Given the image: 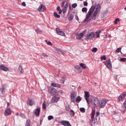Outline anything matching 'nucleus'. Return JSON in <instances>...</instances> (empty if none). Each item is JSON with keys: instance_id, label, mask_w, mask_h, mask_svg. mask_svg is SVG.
I'll return each instance as SVG.
<instances>
[{"instance_id": "nucleus-1", "label": "nucleus", "mask_w": 126, "mask_h": 126, "mask_svg": "<svg viewBox=\"0 0 126 126\" xmlns=\"http://www.w3.org/2000/svg\"><path fill=\"white\" fill-rule=\"evenodd\" d=\"M97 7L95 8L94 6H92L89 9V11L87 14L86 18L84 19V22H88L91 20L90 16L93 13V16L94 17V20L96 18V17L99 12L101 10V5L99 4L97 5Z\"/></svg>"}, {"instance_id": "nucleus-2", "label": "nucleus", "mask_w": 126, "mask_h": 126, "mask_svg": "<svg viewBox=\"0 0 126 126\" xmlns=\"http://www.w3.org/2000/svg\"><path fill=\"white\" fill-rule=\"evenodd\" d=\"M92 105L95 107L98 105L99 101L97 98L95 97L93 98L89 101Z\"/></svg>"}, {"instance_id": "nucleus-3", "label": "nucleus", "mask_w": 126, "mask_h": 126, "mask_svg": "<svg viewBox=\"0 0 126 126\" xmlns=\"http://www.w3.org/2000/svg\"><path fill=\"white\" fill-rule=\"evenodd\" d=\"M49 93L52 96H56L57 94V91L56 89L53 87H50L48 90Z\"/></svg>"}, {"instance_id": "nucleus-4", "label": "nucleus", "mask_w": 126, "mask_h": 126, "mask_svg": "<svg viewBox=\"0 0 126 126\" xmlns=\"http://www.w3.org/2000/svg\"><path fill=\"white\" fill-rule=\"evenodd\" d=\"M95 33L93 32H89L86 36V40H91L93 38H95Z\"/></svg>"}, {"instance_id": "nucleus-5", "label": "nucleus", "mask_w": 126, "mask_h": 126, "mask_svg": "<svg viewBox=\"0 0 126 126\" xmlns=\"http://www.w3.org/2000/svg\"><path fill=\"white\" fill-rule=\"evenodd\" d=\"M108 101L105 99H102L100 101L99 105L101 108H104Z\"/></svg>"}, {"instance_id": "nucleus-6", "label": "nucleus", "mask_w": 126, "mask_h": 126, "mask_svg": "<svg viewBox=\"0 0 126 126\" xmlns=\"http://www.w3.org/2000/svg\"><path fill=\"white\" fill-rule=\"evenodd\" d=\"M126 96V93L124 92L123 93L118 97V101L120 102L122 101Z\"/></svg>"}, {"instance_id": "nucleus-7", "label": "nucleus", "mask_w": 126, "mask_h": 126, "mask_svg": "<svg viewBox=\"0 0 126 126\" xmlns=\"http://www.w3.org/2000/svg\"><path fill=\"white\" fill-rule=\"evenodd\" d=\"M75 71L76 72L78 73H80L82 72V70L79 65H77L75 67Z\"/></svg>"}, {"instance_id": "nucleus-8", "label": "nucleus", "mask_w": 126, "mask_h": 126, "mask_svg": "<svg viewBox=\"0 0 126 126\" xmlns=\"http://www.w3.org/2000/svg\"><path fill=\"white\" fill-rule=\"evenodd\" d=\"M105 64L108 68L109 69H111V65L110 60H107L105 62Z\"/></svg>"}, {"instance_id": "nucleus-9", "label": "nucleus", "mask_w": 126, "mask_h": 126, "mask_svg": "<svg viewBox=\"0 0 126 126\" xmlns=\"http://www.w3.org/2000/svg\"><path fill=\"white\" fill-rule=\"evenodd\" d=\"M86 31H84L81 32L80 34L77 35L76 36V38L78 39H81V38H83L85 34Z\"/></svg>"}, {"instance_id": "nucleus-10", "label": "nucleus", "mask_w": 126, "mask_h": 126, "mask_svg": "<svg viewBox=\"0 0 126 126\" xmlns=\"http://www.w3.org/2000/svg\"><path fill=\"white\" fill-rule=\"evenodd\" d=\"M76 94L74 93L73 92L71 93V99L72 102L74 103L75 100V97H76Z\"/></svg>"}, {"instance_id": "nucleus-11", "label": "nucleus", "mask_w": 126, "mask_h": 126, "mask_svg": "<svg viewBox=\"0 0 126 126\" xmlns=\"http://www.w3.org/2000/svg\"><path fill=\"white\" fill-rule=\"evenodd\" d=\"M11 109L9 108H7L5 110L4 113L5 115L7 116L11 114Z\"/></svg>"}, {"instance_id": "nucleus-12", "label": "nucleus", "mask_w": 126, "mask_h": 126, "mask_svg": "<svg viewBox=\"0 0 126 126\" xmlns=\"http://www.w3.org/2000/svg\"><path fill=\"white\" fill-rule=\"evenodd\" d=\"M62 125L64 126H72L68 121H63L61 122Z\"/></svg>"}, {"instance_id": "nucleus-13", "label": "nucleus", "mask_w": 126, "mask_h": 126, "mask_svg": "<svg viewBox=\"0 0 126 126\" xmlns=\"http://www.w3.org/2000/svg\"><path fill=\"white\" fill-rule=\"evenodd\" d=\"M38 10L39 11H44L46 10V9L45 6L42 4H41L38 8Z\"/></svg>"}, {"instance_id": "nucleus-14", "label": "nucleus", "mask_w": 126, "mask_h": 126, "mask_svg": "<svg viewBox=\"0 0 126 126\" xmlns=\"http://www.w3.org/2000/svg\"><path fill=\"white\" fill-rule=\"evenodd\" d=\"M126 100L125 101L122 107L121 111L123 114H124L126 110Z\"/></svg>"}, {"instance_id": "nucleus-15", "label": "nucleus", "mask_w": 126, "mask_h": 126, "mask_svg": "<svg viewBox=\"0 0 126 126\" xmlns=\"http://www.w3.org/2000/svg\"><path fill=\"white\" fill-rule=\"evenodd\" d=\"M126 100L125 101L122 107L121 111L123 114H124L126 110Z\"/></svg>"}, {"instance_id": "nucleus-16", "label": "nucleus", "mask_w": 126, "mask_h": 126, "mask_svg": "<svg viewBox=\"0 0 126 126\" xmlns=\"http://www.w3.org/2000/svg\"><path fill=\"white\" fill-rule=\"evenodd\" d=\"M56 30L58 34L62 36H65V34L64 32L61 31L60 29L57 28L56 29Z\"/></svg>"}, {"instance_id": "nucleus-17", "label": "nucleus", "mask_w": 126, "mask_h": 126, "mask_svg": "<svg viewBox=\"0 0 126 126\" xmlns=\"http://www.w3.org/2000/svg\"><path fill=\"white\" fill-rule=\"evenodd\" d=\"M27 104L30 106L34 105L35 102L32 100L29 99L27 101Z\"/></svg>"}, {"instance_id": "nucleus-18", "label": "nucleus", "mask_w": 126, "mask_h": 126, "mask_svg": "<svg viewBox=\"0 0 126 126\" xmlns=\"http://www.w3.org/2000/svg\"><path fill=\"white\" fill-rule=\"evenodd\" d=\"M0 69L5 71H8V68L2 65H0Z\"/></svg>"}, {"instance_id": "nucleus-19", "label": "nucleus", "mask_w": 126, "mask_h": 126, "mask_svg": "<svg viewBox=\"0 0 126 126\" xmlns=\"http://www.w3.org/2000/svg\"><path fill=\"white\" fill-rule=\"evenodd\" d=\"M101 31L99 30L98 31H96L95 32L96 34L95 33L94 37L95 38H99L100 37L99 34L101 32Z\"/></svg>"}, {"instance_id": "nucleus-20", "label": "nucleus", "mask_w": 126, "mask_h": 126, "mask_svg": "<svg viewBox=\"0 0 126 126\" xmlns=\"http://www.w3.org/2000/svg\"><path fill=\"white\" fill-rule=\"evenodd\" d=\"M51 85L55 87H57L60 88L61 85L60 84L55 83H52L51 84Z\"/></svg>"}, {"instance_id": "nucleus-21", "label": "nucleus", "mask_w": 126, "mask_h": 126, "mask_svg": "<svg viewBox=\"0 0 126 126\" xmlns=\"http://www.w3.org/2000/svg\"><path fill=\"white\" fill-rule=\"evenodd\" d=\"M59 98L58 97L57 98L55 97H52V98L51 102L52 103H55L57 102L59 100Z\"/></svg>"}, {"instance_id": "nucleus-22", "label": "nucleus", "mask_w": 126, "mask_h": 126, "mask_svg": "<svg viewBox=\"0 0 126 126\" xmlns=\"http://www.w3.org/2000/svg\"><path fill=\"white\" fill-rule=\"evenodd\" d=\"M40 112V108L36 109L35 113V114L37 116H38L39 115Z\"/></svg>"}, {"instance_id": "nucleus-23", "label": "nucleus", "mask_w": 126, "mask_h": 126, "mask_svg": "<svg viewBox=\"0 0 126 126\" xmlns=\"http://www.w3.org/2000/svg\"><path fill=\"white\" fill-rule=\"evenodd\" d=\"M92 121H91V125L92 126H94L95 124H97V119H95L94 120L92 119Z\"/></svg>"}, {"instance_id": "nucleus-24", "label": "nucleus", "mask_w": 126, "mask_h": 126, "mask_svg": "<svg viewBox=\"0 0 126 126\" xmlns=\"http://www.w3.org/2000/svg\"><path fill=\"white\" fill-rule=\"evenodd\" d=\"M85 94V99L86 98L88 99V98L90 96V94L88 92L86 91H84Z\"/></svg>"}, {"instance_id": "nucleus-25", "label": "nucleus", "mask_w": 126, "mask_h": 126, "mask_svg": "<svg viewBox=\"0 0 126 126\" xmlns=\"http://www.w3.org/2000/svg\"><path fill=\"white\" fill-rule=\"evenodd\" d=\"M22 66L20 65L18 67V70L20 71V74H22L24 72V71L22 69Z\"/></svg>"}, {"instance_id": "nucleus-26", "label": "nucleus", "mask_w": 126, "mask_h": 126, "mask_svg": "<svg viewBox=\"0 0 126 126\" xmlns=\"http://www.w3.org/2000/svg\"><path fill=\"white\" fill-rule=\"evenodd\" d=\"M79 65L83 69H85L86 68V66L84 63H80L79 64Z\"/></svg>"}, {"instance_id": "nucleus-27", "label": "nucleus", "mask_w": 126, "mask_h": 126, "mask_svg": "<svg viewBox=\"0 0 126 126\" xmlns=\"http://www.w3.org/2000/svg\"><path fill=\"white\" fill-rule=\"evenodd\" d=\"M0 90L1 94H4L5 93V88L3 86L2 88H0Z\"/></svg>"}, {"instance_id": "nucleus-28", "label": "nucleus", "mask_w": 126, "mask_h": 126, "mask_svg": "<svg viewBox=\"0 0 126 126\" xmlns=\"http://www.w3.org/2000/svg\"><path fill=\"white\" fill-rule=\"evenodd\" d=\"M74 15L72 14H71L68 17V19L69 21L71 20L74 18Z\"/></svg>"}, {"instance_id": "nucleus-29", "label": "nucleus", "mask_w": 126, "mask_h": 126, "mask_svg": "<svg viewBox=\"0 0 126 126\" xmlns=\"http://www.w3.org/2000/svg\"><path fill=\"white\" fill-rule=\"evenodd\" d=\"M81 100V97L79 96H78L75 100V101L77 102H79Z\"/></svg>"}, {"instance_id": "nucleus-30", "label": "nucleus", "mask_w": 126, "mask_h": 126, "mask_svg": "<svg viewBox=\"0 0 126 126\" xmlns=\"http://www.w3.org/2000/svg\"><path fill=\"white\" fill-rule=\"evenodd\" d=\"M42 108L44 110H45L46 109V105L45 101H44L43 104Z\"/></svg>"}, {"instance_id": "nucleus-31", "label": "nucleus", "mask_w": 126, "mask_h": 126, "mask_svg": "<svg viewBox=\"0 0 126 126\" xmlns=\"http://www.w3.org/2000/svg\"><path fill=\"white\" fill-rule=\"evenodd\" d=\"M95 113V111L94 110H93L92 111V115L91 116V119H93L94 118Z\"/></svg>"}, {"instance_id": "nucleus-32", "label": "nucleus", "mask_w": 126, "mask_h": 126, "mask_svg": "<svg viewBox=\"0 0 126 126\" xmlns=\"http://www.w3.org/2000/svg\"><path fill=\"white\" fill-rule=\"evenodd\" d=\"M54 16L57 18H59L60 17V16L58 15L56 12H54Z\"/></svg>"}, {"instance_id": "nucleus-33", "label": "nucleus", "mask_w": 126, "mask_h": 126, "mask_svg": "<svg viewBox=\"0 0 126 126\" xmlns=\"http://www.w3.org/2000/svg\"><path fill=\"white\" fill-rule=\"evenodd\" d=\"M30 121L29 120H27L25 126H30Z\"/></svg>"}, {"instance_id": "nucleus-34", "label": "nucleus", "mask_w": 126, "mask_h": 126, "mask_svg": "<svg viewBox=\"0 0 126 126\" xmlns=\"http://www.w3.org/2000/svg\"><path fill=\"white\" fill-rule=\"evenodd\" d=\"M69 113L71 115L74 116V112L73 110H71L69 111Z\"/></svg>"}, {"instance_id": "nucleus-35", "label": "nucleus", "mask_w": 126, "mask_h": 126, "mask_svg": "<svg viewBox=\"0 0 126 126\" xmlns=\"http://www.w3.org/2000/svg\"><path fill=\"white\" fill-rule=\"evenodd\" d=\"M79 110L80 111L82 112L83 113L85 112V109L84 108H80V109Z\"/></svg>"}, {"instance_id": "nucleus-36", "label": "nucleus", "mask_w": 126, "mask_h": 126, "mask_svg": "<svg viewBox=\"0 0 126 126\" xmlns=\"http://www.w3.org/2000/svg\"><path fill=\"white\" fill-rule=\"evenodd\" d=\"M56 50L59 54H62V51L58 48L56 49Z\"/></svg>"}, {"instance_id": "nucleus-37", "label": "nucleus", "mask_w": 126, "mask_h": 126, "mask_svg": "<svg viewBox=\"0 0 126 126\" xmlns=\"http://www.w3.org/2000/svg\"><path fill=\"white\" fill-rule=\"evenodd\" d=\"M121 47L118 48L115 50V51L116 52L119 53L121 51Z\"/></svg>"}, {"instance_id": "nucleus-38", "label": "nucleus", "mask_w": 126, "mask_h": 126, "mask_svg": "<svg viewBox=\"0 0 126 126\" xmlns=\"http://www.w3.org/2000/svg\"><path fill=\"white\" fill-rule=\"evenodd\" d=\"M101 59L102 60H106V58L105 55H104L101 57Z\"/></svg>"}, {"instance_id": "nucleus-39", "label": "nucleus", "mask_w": 126, "mask_h": 126, "mask_svg": "<svg viewBox=\"0 0 126 126\" xmlns=\"http://www.w3.org/2000/svg\"><path fill=\"white\" fill-rule=\"evenodd\" d=\"M87 10V8L86 7H83L82 8V11L83 12H86Z\"/></svg>"}, {"instance_id": "nucleus-40", "label": "nucleus", "mask_w": 126, "mask_h": 126, "mask_svg": "<svg viewBox=\"0 0 126 126\" xmlns=\"http://www.w3.org/2000/svg\"><path fill=\"white\" fill-rule=\"evenodd\" d=\"M97 50V48L96 47H94L92 49V51L93 52H96Z\"/></svg>"}, {"instance_id": "nucleus-41", "label": "nucleus", "mask_w": 126, "mask_h": 126, "mask_svg": "<svg viewBox=\"0 0 126 126\" xmlns=\"http://www.w3.org/2000/svg\"><path fill=\"white\" fill-rule=\"evenodd\" d=\"M119 21V19L118 18H116L114 21V23L115 24H117V22Z\"/></svg>"}, {"instance_id": "nucleus-42", "label": "nucleus", "mask_w": 126, "mask_h": 126, "mask_svg": "<svg viewBox=\"0 0 126 126\" xmlns=\"http://www.w3.org/2000/svg\"><path fill=\"white\" fill-rule=\"evenodd\" d=\"M48 120H50L53 118V117L52 116H49L48 117Z\"/></svg>"}, {"instance_id": "nucleus-43", "label": "nucleus", "mask_w": 126, "mask_h": 126, "mask_svg": "<svg viewBox=\"0 0 126 126\" xmlns=\"http://www.w3.org/2000/svg\"><path fill=\"white\" fill-rule=\"evenodd\" d=\"M65 109L67 111H68L70 109V107L69 105L66 106Z\"/></svg>"}, {"instance_id": "nucleus-44", "label": "nucleus", "mask_w": 126, "mask_h": 126, "mask_svg": "<svg viewBox=\"0 0 126 126\" xmlns=\"http://www.w3.org/2000/svg\"><path fill=\"white\" fill-rule=\"evenodd\" d=\"M19 116L23 118H25V116L24 114L21 113L19 114Z\"/></svg>"}, {"instance_id": "nucleus-45", "label": "nucleus", "mask_w": 126, "mask_h": 126, "mask_svg": "<svg viewBox=\"0 0 126 126\" xmlns=\"http://www.w3.org/2000/svg\"><path fill=\"white\" fill-rule=\"evenodd\" d=\"M66 9L65 7H63V13H65L66 12Z\"/></svg>"}, {"instance_id": "nucleus-46", "label": "nucleus", "mask_w": 126, "mask_h": 126, "mask_svg": "<svg viewBox=\"0 0 126 126\" xmlns=\"http://www.w3.org/2000/svg\"><path fill=\"white\" fill-rule=\"evenodd\" d=\"M120 60L122 62H125L126 61V58H122L120 59Z\"/></svg>"}, {"instance_id": "nucleus-47", "label": "nucleus", "mask_w": 126, "mask_h": 126, "mask_svg": "<svg viewBox=\"0 0 126 126\" xmlns=\"http://www.w3.org/2000/svg\"><path fill=\"white\" fill-rule=\"evenodd\" d=\"M77 6V4L76 3H74L73 4L72 7L73 8H75Z\"/></svg>"}, {"instance_id": "nucleus-48", "label": "nucleus", "mask_w": 126, "mask_h": 126, "mask_svg": "<svg viewBox=\"0 0 126 126\" xmlns=\"http://www.w3.org/2000/svg\"><path fill=\"white\" fill-rule=\"evenodd\" d=\"M65 79H62L60 80L61 82L63 84H64L65 82Z\"/></svg>"}, {"instance_id": "nucleus-49", "label": "nucleus", "mask_w": 126, "mask_h": 126, "mask_svg": "<svg viewBox=\"0 0 126 126\" xmlns=\"http://www.w3.org/2000/svg\"><path fill=\"white\" fill-rule=\"evenodd\" d=\"M42 55L44 57H48V55L47 54H46L45 53H43L42 54Z\"/></svg>"}, {"instance_id": "nucleus-50", "label": "nucleus", "mask_w": 126, "mask_h": 126, "mask_svg": "<svg viewBox=\"0 0 126 126\" xmlns=\"http://www.w3.org/2000/svg\"><path fill=\"white\" fill-rule=\"evenodd\" d=\"M47 44L49 45H50V46H52V44L51 43L50 41H49L48 42V43H47Z\"/></svg>"}, {"instance_id": "nucleus-51", "label": "nucleus", "mask_w": 126, "mask_h": 126, "mask_svg": "<svg viewBox=\"0 0 126 126\" xmlns=\"http://www.w3.org/2000/svg\"><path fill=\"white\" fill-rule=\"evenodd\" d=\"M68 4L67 3H66L65 4L64 7H65L66 8H67L68 7Z\"/></svg>"}, {"instance_id": "nucleus-52", "label": "nucleus", "mask_w": 126, "mask_h": 126, "mask_svg": "<svg viewBox=\"0 0 126 126\" xmlns=\"http://www.w3.org/2000/svg\"><path fill=\"white\" fill-rule=\"evenodd\" d=\"M65 2H62L61 4V6L62 7H63V6L65 4Z\"/></svg>"}, {"instance_id": "nucleus-53", "label": "nucleus", "mask_w": 126, "mask_h": 126, "mask_svg": "<svg viewBox=\"0 0 126 126\" xmlns=\"http://www.w3.org/2000/svg\"><path fill=\"white\" fill-rule=\"evenodd\" d=\"M88 3L86 1H85L84 4V6H87V5Z\"/></svg>"}, {"instance_id": "nucleus-54", "label": "nucleus", "mask_w": 126, "mask_h": 126, "mask_svg": "<svg viewBox=\"0 0 126 126\" xmlns=\"http://www.w3.org/2000/svg\"><path fill=\"white\" fill-rule=\"evenodd\" d=\"M22 5L24 6H26V4L24 2H22Z\"/></svg>"}, {"instance_id": "nucleus-55", "label": "nucleus", "mask_w": 126, "mask_h": 126, "mask_svg": "<svg viewBox=\"0 0 126 126\" xmlns=\"http://www.w3.org/2000/svg\"><path fill=\"white\" fill-rule=\"evenodd\" d=\"M61 9H60V7L59 6H58L57 7V10L59 11L60 10H61Z\"/></svg>"}, {"instance_id": "nucleus-56", "label": "nucleus", "mask_w": 126, "mask_h": 126, "mask_svg": "<svg viewBox=\"0 0 126 126\" xmlns=\"http://www.w3.org/2000/svg\"><path fill=\"white\" fill-rule=\"evenodd\" d=\"M58 92L59 93H61V94H62L63 93V91L62 90H59V91H58Z\"/></svg>"}, {"instance_id": "nucleus-57", "label": "nucleus", "mask_w": 126, "mask_h": 126, "mask_svg": "<svg viewBox=\"0 0 126 126\" xmlns=\"http://www.w3.org/2000/svg\"><path fill=\"white\" fill-rule=\"evenodd\" d=\"M85 99L87 102V103L88 104H89V100H88V99L86 98V99Z\"/></svg>"}, {"instance_id": "nucleus-58", "label": "nucleus", "mask_w": 126, "mask_h": 126, "mask_svg": "<svg viewBox=\"0 0 126 126\" xmlns=\"http://www.w3.org/2000/svg\"><path fill=\"white\" fill-rule=\"evenodd\" d=\"M99 114H100V113H99L98 112H97L96 113V116H99Z\"/></svg>"}, {"instance_id": "nucleus-59", "label": "nucleus", "mask_w": 126, "mask_h": 126, "mask_svg": "<svg viewBox=\"0 0 126 126\" xmlns=\"http://www.w3.org/2000/svg\"><path fill=\"white\" fill-rule=\"evenodd\" d=\"M59 11V14H61L62 13V10H61Z\"/></svg>"}, {"instance_id": "nucleus-60", "label": "nucleus", "mask_w": 126, "mask_h": 126, "mask_svg": "<svg viewBox=\"0 0 126 126\" xmlns=\"http://www.w3.org/2000/svg\"><path fill=\"white\" fill-rule=\"evenodd\" d=\"M15 114L17 116H18V112L16 113Z\"/></svg>"}, {"instance_id": "nucleus-61", "label": "nucleus", "mask_w": 126, "mask_h": 126, "mask_svg": "<svg viewBox=\"0 0 126 126\" xmlns=\"http://www.w3.org/2000/svg\"><path fill=\"white\" fill-rule=\"evenodd\" d=\"M45 42H47V43H48V42H47V40H45Z\"/></svg>"}, {"instance_id": "nucleus-62", "label": "nucleus", "mask_w": 126, "mask_h": 126, "mask_svg": "<svg viewBox=\"0 0 126 126\" xmlns=\"http://www.w3.org/2000/svg\"><path fill=\"white\" fill-rule=\"evenodd\" d=\"M124 9L125 10H126V7L124 8Z\"/></svg>"}, {"instance_id": "nucleus-63", "label": "nucleus", "mask_w": 126, "mask_h": 126, "mask_svg": "<svg viewBox=\"0 0 126 126\" xmlns=\"http://www.w3.org/2000/svg\"><path fill=\"white\" fill-rule=\"evenodd\" d=\"M9 105V103H7V105L8 106Z\"/></svg>"}, {"instance_id": "nucleus-64", "label": "nucleus", "mask_w": 126, "mask_h": 126, "mask_svg": "<svg viewBox=\"0 0 126 126\" xmlns=\"http://www.w3.org/2000/svg\"><path fill=\"white\" fill-rule=\"evenodd\" d=\"M80 1H82V0H80Z\"/></svg>"}]
</instances>
